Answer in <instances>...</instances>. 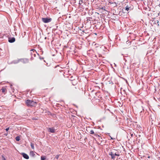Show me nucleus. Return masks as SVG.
<instances>
[{"label":"nucleus","mask_w":160,"mask_h":160,"mask_svg":"<svg viewBox=\"0 0 160 160\" xmlns=\"http://www.w3.org/2000/svg\"><path fill=\"white\" fill-rule=\"evenodd\" d=\"M30 155L32 157H33L35 155V154L33 151H30Z\"/></svg>","instance_id":"nucleus-9"},{"label":"nucleus","mask_w":160,"mask_h":160,"mask_svg":"<svg viewBox=\"0 0 160 160\" xmlns=\"http://www.w3.org/2000/svg\"><path fill=\"white\" fill-rule=\"evenodd\" d=\"M156 21H157V22L158 24V26H159V21H158L157 20Z\"/></svg>","instance_id":"nucleus-18"},{"label":"nucleus","mask_w":160,"mask_h":160,"mask_svg":"<svg viewBox=\"0 0 160 160\" xmlns=\"http://www.w3.org/2000/svg\"><path fill=\"white\" fill-rule=\"evenodd\" d=\"M109 155H111V157H112V158L113 159H115V155H112V153L111 152H110L109 153Z\"/></svg>","instance_id":"nucleus-13"},{"label":"nucleus","mask_w":160,"mask_h":160,"mask_svg":"<svg viewBox=\"0 0 160 160\" xmlns=\"http://www.w3.org/2000/svg\"><path fill=\"white\" fill-rule=\"evenodd\" d=\"M9 129V128H7L6 129V130L7 131H8V130Z\"/></svg>","instance_id":"nucleus-19"},{"label":"nucleus","mask_w":160,"mask_h":160,"mask_svg":"<svg viewBox=\"0 0 160 160\" xmlns=\"http://www.w3.org/2000/svg\"><path fill=\"white\" fill-rule=\"evenodd\" d=\"M45 156H42L41 157V160H45Z\"/></svg>","instance_id":"nucleus-16"},{"label":"nucleus","mask_w":160,"mask_h":160,"mask_svg":"<svg viewBox=\"0 0 160 160\" xmlns=\"http://www.w3.org/2000/svg\"><path fill=\"white\" fill-rule=\"evenodd\" d=\"M111 152L112 153V155H115L117 156H119V154L118 153H117L116 152Z\"/></svg>","instance_id":"nucleus-8"},{"label":"nucleus","mask_w":160,"mask_h":160,"mask_svg":"<svg viewBox=\"0 0 160 160\" xmlns=\"http://www.w3.org/2000/svg\"><path fill=\"white\" fill-rule=\"evenodd\" d=\"M125 10H127V11H128L129 10H131V8L128 6H127L125 8Z\"/></svg>","instance_id":"nucleus-10"},{"label":"nucleus","mask_w":160,"mask_h":160,"mask_svg":"<svg viewBox=\"0 0 160 160\" xmlns=\"http://www.w3.org/2000/svg\"><path fill=\"white\" fill-rule=\"evenodd\" d=\"M48 131L51 133H54L55 132V129L54 128H49Z\"/></svg>","instance_id":"nucleus-4"},{"label":"nucleus","mask_w":160,"mask_h":160,"mask_svg":"<svg viewBox=\"0 0 160 160\" xmlns=\"http://www.w3.org/2000/svg\"><path fill=\"white\" fill-rule=\"evenodd\" d=\"M56 158H58V156L56 157Z\"/></svg>","instance_id":"nucleus-25"},{"label":"nucleus","mask_w":160,"mask_h":160,"mask_svg":"<svg viewBox=\"0 0 160 160\" xmlns=\"http://www.w3.org/2000/svg\"><path fill=\"white\" fill-rule=\"evenodd\" d=\"M15 39L14 38H9L8 41L11 43L15 41Z\"/></svg>","instance_id":"nucleus-7"},{"label":"nucleus","mask_w":160,"mask_h":160,"mask_svg":"<svg viewBox=\"0 0 160 160\" xmlns=\"http://www.w3.org/2000/svg\"><path fill=\"white\" fill-rule=\"evenodd\" d=\"M1 90L2 93H3L4 94H5L7 91L6 88L4 87H3L1 89Z\"/></svg>","instance_id":"nucleus-6"},{"label":"nucleus","mask_w":160,"mask_h":160,"mask_svg":"<svg viewBox=\"0 0 160 160\" xmlns=\"http://www.w3.org/2000/svg\"><path fill=\"white\" fill-rule=\"evenodd\" d=\"M89 133H90L91 134H94L95 136L96 135V134H94V132L93 130H90V131Z\"/></svg>","instance_id":"nucleus-12"},{"label":"nucleus","mask_w":160,"mask_h":160,"mask_svg":"<svg viewBox=\"0 0 160 160\" xmlns=\"http://www.w3.org/2000/svg\"><path fill=\"white\" fill-rule=\"evenodd\" d=\"M26 103L27 106L31 107L35 106L36 105V103L35 102L29 99L26 101Z\"/></svg>","instance_id":"nucleus-1"},{"label":"nucleus","mask_w":160,"mask_h":160,"mask_svg":"<svg viewBox=\"0 0 160 160\" xmlns=\"http://www.w3.org/2000/svg\"><path fill=\"white\" fill-rule=\"evenodd\" d=\"M31 148L34 149V144L33 143H31Z\"/></svg>","instance_id":"nucleus-15"},{"label":"nucleus","mask_w":160,"mask_h":160,"mask_svg":"<svg viewBox=\"0 0 160 160\" xmlns=\"http://www.w3.org/2000/svg\"><path fill=\"white\" fill-rule=\"evenodd\" d=\"M133 135V134H131V136H132V137Z\"/></svg>","instance_id":"nucleus-22"},{"label":"nucleus","mask_w":160,"mask_h":160,"mask_svg":"<svg viewBox=\"0 0 160 160\" xmlns=\"http://www.w3.org/2000/svg\"><path fill=\"white\" fill-rule=\"evenodd\" d=\"M30 53L31 56V60H32L33 59V57H35L36 56L37 52L34 49H32L30 50Z\"/></svg>","instance_id":"nucleus-2"},{"label":"nucleus","mask_w":160,"mask_h":160,"mask_svg":"<svg viewBox=\"0 0 160 160\" xmlns=\"http://www.w3.org/2000/svg\"><path fill=\"white\" fill-rule=\"evenodd\" d=\"M42 21L45 23H47L51 21L52 19L49 18H42Z\"/></svg>","instance_id":"nucleus-3"},{"label":"nucleus","mask_w":160,"mask_h":160,"mask_svg":"<svg viewBox=\"0 0 160 160\" xmlns=\"http://www.w3.org/2000/svg\"><path fill=\"white\" fill-rule=\"evenodd\" d=\"M2 160H6V158L4 157V156L2 155Z\"/></svg>","instance_id":"nucleus-17"},{"label":"nucleus","mask_w":160,"mask_h":160,"mask_svg":"<svg viewBox=\"0 0 160 160\" xmlns=\"http://www.w3.org/2000/svg\"><path fill=\"white\" fill-rule=\"evenodd\" d=\"M94 83H95L96 84H98V83H97V82H93Z\"/></svg>","instance_id":"nucleus-24"},{"label":"nucleus","mask_w":160,"mask_h":160,"mask_svg":"<svg viewBox=\"0 0 160 160\" xmlns=\"http://www.w3.org/2000/svg\"><path fill=\"white\" fill-rule=\"evenodd\" d=\"M82 32H84V31L83 30H82Z\"/></svg>","instance_id":"nucleus-21"},{"label":"nucleus","mask_w":160,"mask_h":160,"mask_svg":"<svg viewBox=\"0 0 160 160\" xmlns=\"http://www.w3.org/2000/svg\"><path fill=\"white\" fill-rule=\"evenodd\" d=\"M16 140L17 141H18L20 140V138L19 136H17L16 138Z\"/></svg>","instance_id":"nucleus-14"},{"label":"nucleus","mask_w":160,"mask_h":160,"mask_svg":"<svg viewBox=\"0 0 160 160\" xmlns=\"http://www.w3.org/2000/svg\"><path fill=\"white\" fill-rule=\"evenodd\" d=\"M126 82L127 83H128V82H127V80H126Z\"/></svg>","instance_id":"nucleus-23"},{"label":"nucleus","mask_w":160,"mask_h":160,"mask_svg":"<svg viewBox=\"0 0 160 160\" xmlns=\"http://www.w3.org/2000/svg\"><path fill=\"white\" fill-rule=\"evenodd\" d=\"M25 60L26 61H27V62H28V59H25Z\"/></svg>","instance_id":"nucleus-20"},{"label":"nucleus","mask_w":160,"mask_h":160,"mask_svg":"<svg viewBox=\"0 0 160 160\" xmlns=\"http://www.w3.org/2000/svg\"><path fill=\"white\" fill-rule=\"evenodd\" d=\"M106 84L109 86V84H113V83L112 81H108V82H107L106 83Z\"/></svg>","instance_id":"nucleus-11"},{"label":"nucleus","mask_w":160,"mask_h":160,"mask_svg":"<svg viewBox=\"0 0 160 160\" xmlns=\"http://www.w3.org/2000/svg\"><path fill=\"white\" fill-rule=\"evenodd\" d=\"M21 154L22 155L23 158H25L26 159H29V157L26 154L24 153H21Z\"/></svg>","instance_id":"nucleus-5"}]
</instances>
